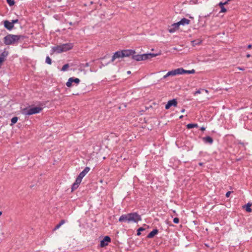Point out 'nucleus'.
<instances>
[{
	"label": "nucleus",
	"mask_w": 252,
	"mask_h": 252,
	"mask_svg": "<svg viewBox=\"0 0 252 252\" xmlns=\"http://www.w3.org/2000/svg\"><path fill=\"white\" fill-rule=\"evenodd\" d=\"M180 25L178 22L173 24L168 29V32L170 33H173L176 31L178 30Z\"/></svg>",
	"instance_id": "12"
},
{
	"label": "nucleus",
	"mask_w": 252,
	"mask_h": 252,
	"mask_svg": "<svg viewBox=\"0 0 252 252\" xmlns=\"http://www.w3.org/2000/svg\"><path fill=\"white\" fill-rule=\"evenodd\" d=\"M142 220L141 217L136 212L130 213L122 215L119 219L120 222L137 223Z\"/></svg>",
	"instance_id": "1"
},
{
	"label": "nucleus",
	"mask_w": 252,
	"mask_h": 252,
	"mask_svg": "<svg viewBox=\"0 0 252 252\" xmlns=\"http://www.w3.org/2000/svg\"><path fill=\"white\" fill-rule=\"evenodd\" d=\"M231 192H231V191H229L227 192H226V194H225L226 197H229V196H230V194L231 193Z\"/></svg>",
	"instance_id": "37"
},
{
	"label": "nucleus",
	"mask_w": 252,
	"mask_h": 252,
	"mask_svg": "<svg viewBox=\"0 0 252 252\" xmlns=\"http://www.w3.org/2000/svg\"><path fill=\"white\" fill-rule=\"evenodd\" d=\"M202 140L205 143H209L210 144H212L213 142V138L209 136L203 137Z\"/></svg>",
	"instance_id": "17"
},
{
	"label": "nucleus",
	"mask_w": 252,
	"mask_h": 252,
	"mask_svg": "<svg viewBox=\"0 0 252 252\" xmlns=\"http://www.w3.org/2000/svg\"><path fill=\"white\" fill-rule=\"evenodd\" d=\"M220 12H225L226 11V9L224 7H220Z\"/></svg>",
	"instance_id": "34"
},
{
	"label": "nucleus",
	"mask_w": 252,
	"mask_h": 252,
	"mask_svg": "<svg viewBox=\"0 0 252 252\" xmlns=\"http://www.w3.org/2000/svg\"><path fill=\"white\" fill-rule=\"evenodd\" d=\"M183 115H181V116H180L179 118L181 119H182L183 118Z\"/></svg>",
	"instance_id": "48"
},
{
	"label": "nucleus",
	"mask_w": 252,
	"mask_h": 252,
	"mask_svg": "<svg viewBox=\"0 0 252 252\" xmlns=\"http://www.w3.org/2000/svg\"><path fill=\"white\" fill-rule=\"evenodd\" d=\"M180 72H180V74H183L185 73L193 74L195 73V70L192 69L190 70H187L183 69V68H180Z\"/></svg>",
	"instance_id": "15"
},
{
	"label": "nucleus",
	"mask_w": 252,
	"mask_h": 252,
	"mask_svg": "<svg viewBox=\"0 0 252 252\" xmlns=\"http://www.w3.org/2000/svg\"><path fill=\"white\" fill-rule=\"evenodd\" d=\"M43 108L41 107H34L30 108L24 110V113L26 115H31L40 113Z\"/></svg>",
	"instance_id": "4"
},
{
	"label": "nucleus",
	"mask_w": 252,
	"mask_h": 252,
	"mask_svg": "<svg viewBox=\"0 0 252 252\" xmlns=\"http://www.w3.org/2000/svg\"><path fill=\"white\" fill-rule=\"evenodd\" d=\"M2 214V212L0 211V216H1Z\"/></svg>",
	"instance_id": "49"
},
{
	"label": "nucleus",
	"mask_w": 252,
	"mask_h": 252,
	"mask_svg": "<svg viewBox=\"0 0 252 252\" xmlns=\"http://www.w3.org/2000/svg\"><path fill=\"white\" fill-rule=\"evenodd\" d=\"M69 67L68 64H65L63 65L61 69V71H65L67 70V69Z\"/></svg>",
	"instance_id": "25"
},
{
	"label": "nucleus",
	"mask_w": 252,
	"mask_h": 252,
	"mask_svg": "<svg viewBox=\"0 0 252 252\" xmlns=\"http://www.w3.org/2000/svg\"><path fill=\"white\" fill-rule=\"evenodd\" d=\"M228 2V1H225V2H223L224 5H226V4H227Z\"/></svg>",
	"instance_id": "44"
},
{
	"label": "nucleus",
	"mask_w": 252,
	"mask_h": 252,
	"mask_svg": "<svg viewBox=\"0 0 252 252\" xmlns=\"http://www.w3.org/2000/svg\"><path fill=\"white\" fill-rule=\"evenodd\" d=\"M18 21H19L18 19H15V20H12L11 22V24L14 25L15 24L17 23L18 22Z\"/></svg>",
	"instance_id": "33"
},
{
	"label": "nucleus",
	"mask_w": 252,
	"mask_h": 252,
	"mask_svg": "<svg viewBox=\"0 0 252 252\" xmlns=\"http://www.w3.org/2000/svg\"><path fill=\"white\" fill-rule=\"evenodd\" d=\"M127 73L128 74H131V71H127Z\"/></svg>",
	"instance_id": "45"
},
{
	"label": "nucleus",
	"mask_w": 252,
	"mask_h": 252,
	"mask_svg": "<svg viewBox=\"0 0 252 252\" xmlns=\"http://www.w3.org/2000/svg\"><path fill=\"white\" fill-rule=\"evenodd\" d=\"M123 57H129L130 56H133V54L135 53V51L133 50H122Z\"/></svg>",
	"instance_id": "10"
},
{
	"label": "nucleus",
	"mask_w": 252,
	"mask_h": 252,
	"mask_svg": "<svg viewBox=\"0 0 252 252\" xmlns=\"http://www.w3.org/2000/svg\"><path fill=\"white\" fill-rule=\"evenodd\" d=\"M79 185H77V184L73 183L72 186V190H75L78 188Z\"/></svg>",
	"instance_id": "31"
},
{
	"label": "nucleus",
	"mask_w": 252,
	"mask_h": 252,
	"mask_svg": "<svg viewBox=\"0 0 252 252\" xmlns=\"http://www.w3.org/2000/svg\"><path fill=\"white\" fill-rule=\"evenodd\" d=\"M201 43V40L199 39L195 40L192 41V45L195 46L196 45H198Z\"/></svg>",
	"instance_id": "22"
},
{
	"label": "nucleus",
	"mask_w": 252,
	"mask_h": 252,
	"mask_svg": "<svg viewBox=\"0 0 252 252\" xmlns=\"http://www.w3.org/2000/svg\"><path fill=\"white\" fill-rule=\"evenodd\" d=\"M82 178H81L80 177L78 176L77 177V178L76 179V180H75V182L74 183L77 184V185H79V184H80V183L82 181Z\"/></svg>",
	"instance_id": "24"
},
{
	"label": "nucleus",
	"mask_w": 252,
	"mask_h": 252,
	"mask_svg": "<svg viewBox=\"0 0 252 252\" xmlns=\"http://www.w3.org/2000/svg\"><path fill=\"white\" fill-rule=\"evenodd\" d=\"M7 3L9 6H11L13 5L15 3V1L14 0H6Z\"/></svg>",
	"instance_id": "28"
},
{
	"label": "nucleus",
	"mask_w": 252,
	"mask_h": 252,
	"mask_svg": "<svg viewBox=\"0 0 252 252\" xmlns=\"http://www.w3.org/2000/svg\"><path fill=\"white\" fill-rule=\"evenodd\" d=\"M219 5L220 7H224V3L222 2H220L219 4Z\"/></svg>",
	"instance_id": "38"
},
{
	"label": "nucleus",
	"mask_w": 252,
	"mask_h": 252,
	"mask_svg": "<svg viewBox=\"0 0 252 252\" xmlns=\"http://www.w3.org/2000/svg\"><path fill=\"white\" fill-rule=\"evenodd\" d=\"M158 55H159V54H154V53H149V58L151 59L153 57H156Z\"/></svg>",
	"instance_id": "30"
},
{
	"label": "nucleus",
	"mask_w": 252,
	"mask_h": 252,
	"mask_svg": "<svg viewBox=\"0 0 252 252\" xmlns=\"http://www.w3.org/2000/svg\"><path fill=\"white\" fill-rule=\"evenodd\" d=\"M132 59L137 61H143V58H142V55H134L133 54L132 56Z\"/></svg>",
	"instance_id": "18"
},
{
	"label": "nucleus",
	"mask_w": 252,
	"mask_h": 252,
	"mask_svg": "<svg viewBox=\"0 0 252 252\" xmlns=\"http://www.w3.org/2000/svg\"><path fill=\"white\" fill-rule=\"evenodd\" d=\"M201 93V91L200 90H197V91H196L194 93V95H196L197 94H199Z\"/></svg>",
	"instance_id": "35"
},
{
	"label": "nucleus",
	"mask_w": 252,
	"mask_h": 252,
	"mask_svg": "<svg viewBox=\"0 0 252 252\" xmlns=\"http://www.w3.org/2000/svg\"><path fill=\"white\" fill-rule=\"evenodd\" d=\"M73 47V45L71 43H65L56 46H54L52 48V50L53 52L57 53H61L62 52H66L71 50Z\"/></svg>",
	"instance_id": "3"
},
{
	"label": "nucleus",
	"mask_w": 252,
	"mask_h": 252,
	"mask_svg": "<svg viewBox=\"0 0 252 252\" xmlns=\"http://www.w3.org/2000/svg\"><path fill=\"white\" fill-rule=\"evenodd\" d=\"M190 22V21L189 20L186 19L185 18H184L182 19L179 22H178V23H179V25L184 26L186 25L189 24Z\"/></svg>",
	"instance_id": "16"
},
{
	"label": "nucleus",
	"mask_w": 252,
	"mask_h": 252,
	"mask_svg": "<svg viewBox=\"0 0 252 252\" xmlns=\"http://www.w3.org/2000/svg\"><path fill=\"white\" fill-rule=\"evenodd\" d=\"M158 233V229H154L151 232H150L147 236V238H152L156 235Z\"/></svg>",
	"instance_id": "14"
},
{
	"label": "nucleus",
	"mask_w": 252,
	"mask_h": 252,
	"mask_svg": "<svg viewBox=\"0 0 252 252\" xmlns=\"http://www.w3.org/2000/svg\"><path fill=\"white\" fill-rule=\"evenodd\" d=\"M180 72H180V68L175 69L174 70H172L171 71L168 72L166 74H165V75L163 76V77H162V78L161 79H165L169 76H174L176 75L180 74Z\"/></svg>",
	"instance_id": "5"
},
{
	"label": "nucleus",
	"mask_w": 252,
	"mask_h": 252,
	"mask_svg": "<svg viewBox=\"0 0 252 252\" xmlns=\"http://www.w3.org/2000/svg\"><path fill=\"white\" fill-rule=\"evenodd\" d=\"M25 36L22 35L8 34L3 38V42L6 45H14L20 40H23Z\"/></svg>",
	"instance_id": "2"
},
{
	"label": "nucleus",
	"mask_w": 252,
	"mask_h": 252,
	"mask_svg": "<svg viewBox=\"0 0 252 252\" xmlns=\"http://www.w3.org/2000/svg\"><path fill=\"white\" fill-rule=\"evenodd\" d=\"M177 101L176 99H173L172 100H170L167 102V103L165 105V109H169L170 107L173 106L174 107L177 106Z\"/></svg>",
	"instance_id": "9"
},
{
	"label": "nucleus",
	"mask_w": 252,
	"mask_h": 252,
	"mask_svg": "<svg viewBox=\"0 0 252 252\" xmlns=\"http://www.w3.org/2000/svg\"><path fill=\"white\" fill-rule=\"evenodd\" d=\"M90 170V167H86L83 171H82L78 176L83 179V178L89 172Z\"/></svg>",
	"instance_id": "13"
},
{
	"label": "nucleus",
	"mask_w": 252,
	"mask_h": 252,
	"mask_svg": "<svg viewBox=\"0 0 252 252\" xmlns=\"http://www.w3.org/2000/svg\"><path fill=\"white\" fill-rule=\"evenodd\" d=\"M142 58H143V61L150 59L149 57V54H142Z\"/></svg>",
	"instance_id": "27"
},
{
	"label": "nucleus",
	"mask_w": 252,
	"mask_h": 252,
	"mask_svg": "<svg viewBox=\"0 0 252 252\" xmlns=\"http://www.w3.org/2000/svg\"><path fill=\"white\" fill-rule=\"evenodd\" d=\"M111 242V238L108 236L104 237L103 240L100 241V246L102 248L108 245Z\"/></svg>",
	"instance_id": "6"
},
{
	"label": "nucleus",
	"mask_w": 252,
	"mask_h": 252,
	"mask_svg": "<svg viewBox=\"0 0 252 252\" xmlns=\"http://www.w3.org/2000/svg\"><path fill=\"white\" fill-rule=\"evenodd\" d=\"M202 90L204 91L206 93H208V91L207 90L202 89Z\"/></svg>",
	"instance_id": "43"
},
{
	"label": "nucleus",
	"mask_w": 252,
	"mask_h": 252,
	"mask_svg": "<svg viewBox=\"0 0 252 252\" xmlns=\"http://www.w3.org/2000/svg\"><path fill=\"white\" fill-rule=\"evenodd\" d=\"M200 130L201 131H204L205 130V127L204 126H202L200 127Z\"/></svg>",
	"instance_id": "39"
},
{
	"label": "nucleus",
	"mask_w": 252,
	"mask_h": 252,
	"mask_svg": "<svg viewBox=\"0 0 252 252\" xmlns=\"http://www.w3.org/2000/svg\"><path fill=\"white\" fill-rule=\"evenodd\" d=\"M250 56H251V55L250 54H247V58H249Z\"/></svg>",
	"instance_id": "47"
},
{
	"label": "nucleus",
	"mask_w": 252,
	"mask_h": 252,
	"mask_svg": "<svg viewBox=\"0 0 252 252\" xmlns=\"http://www.w3.org/2000/svg\"><path fill=\"white\" fill-rule=\"evenodd\" d=\"M198 164H199L200 166H202V165L203 164V163L202 162H199V163H198Z\"/></svg>",
	"instance_id": "42"
},
{
	"label": "nucleus",
	"mask_w": 252,
	"mask_h": 252,
	"mask_svg": "<svg viewBox=\"0 0 252 252\" xmlns=\"http://www.w3.org/2000/svg\"><path fill=\"white\" fill-rule=\"evenodd\" d=\"M45 62L49 64H51L52 60L49 56H47L46 58Z\"/></svg>",
	"instance_id": "26"
},
{
	"label": "nucleus",
	"mask_w": 252,
	"mask_h": 252,
	"mask_svg": "<svg viewBox=\"0 0 252 252\" xmlns=\"http://www.w3.org/2000/svg\"><path fill=\"white\" fill-rule=\"evenodd\" d=\"M237 68L239 70H245V69L244 68H242V67H238Z\"/></svg>",
	"instance_id": "40"
},
{
	"label": "nucleus",
	"mask_w": 252,
	"mask_h": 252,
	"mask_svg": "<svg viewBox=\"0 0 252 252\" xmlns=\"http://www.w3.org/2000/svg\"><path fill=\"white\" fill-rule=\"evenodd\" d=\"M205 246H206V247H208V246L207 244H205Z\"/></svg>",
	"instance_id": "50"
},
{
	"label": "nucleus",
	"mask_w": 252,
	"mask_h": 252,
	"mask_svg": "<svg viewBox=\"0 0 252 252\" xmlns=\"http://www.w3.org/2000/svg\"><path fill=\"white\" fill-rule=\"evenodd\" d=\"M65 221L64 220H62L54 228V230H56L59 229L63 224L65 223Z\"/></svg>",
	"instance_id": "19"
},
{
	"label": "nucleus",
	"mask_w": 252,
	"mask_h": 252,
	"mask_svg": "<svg viewBox=\"0 0 252 252\" xmlns=\"http://www.w3.org/2000/svg\"><path fill=\"white\" fill-rule=\"evenodd\" d=\"M252 45L249 44V45L248 46V49H250V48H252Z\"/></svg>",
	"instance_id": "41"
},
{
	"label": "nucleus",
	"mask_w": 252,
	"mask_h": 252,
	"mask_svg": "<svg viewBox=\"0 0 252 252\" xmlns=\"http://www.w3.org/2000/svg\"><path fill=\"white\" fill-rule=\"evenodd\" d=\"M252 205V204L248 203L246 206V211L248 212H251L252 211V209L251 208V206Z\"/></svg>",
	"instance_id": "21"
},
{
	"label": "nucleus",
	"mask_w": 252,
	"mask_h": 252,
	"mask_svg": "<svg viewBox=\"0 0 252 252\" xmlns=\"http://www.w3.org/2000/svg\"><path fill=\"white\" fill-rule=\"evenodd\" d=\"M17 121H18V118L17 117H13L11 120V125H12L16 123Z\"/></svg>",
	"instance_id": "23"
},
{
	"label": "nucleus",
	"mask_w": 252,
	"mask_h": 252,
	"mask_svg": "<svg viewBox=\"0 0 252 252\" xmlns=\"http://www.w3.org/2000/svg\"><path fill=\"white\" fill-rule=\"evenodd\" d=\"M145 230V228L143 227H140L138 229L137 232V235L139 236L141 234L140 232Z\"/></svg>",
	"instance_id": "29"
},
{
	"label": "nucleus",
	"mask_w": 252,
	"mask_h": 252,
	"mask_svg": "<svg viewBox=\"0 0 252 252\" xmlns=\"http://www.w3.org/2000/svg\"><path fill=\"white\" fill-rule=\"evenodd\" d=\"M4 27L8 31L12 30L14 28V25L11 24V22L8 20H4L3 21Z\"/></svg>",
	"instance_id": "11"
},
{
	"label": "nucleus",
	"mask_w": 252,
	"mask_h": 252,
	"mask_svg": "<svg viewBox=\"0 0 252 252\" xmlns=\"http://www.w3.org/2000/svg\"><path fill=\"white\" fill-rule=\"evenodd\" d=\"M80 82V80L79 79L77 78H75L73 77H71V78H69V79L68 80V81L66 83V85L68 87H70L72 86V83H75L76 84H79Z\"/></svg>",
	"instance_id": "7"
},
{
	"label": "nucleus",
	"mask_w": 252,
	"mask_h": 252,
	"mask_svg": "<svg viewBox=\"0 0 252 252\" xmlns=\"http://www.w3.org/2000/svg\"><path fill=\"white\" fill-rule=\"evenodd\" d=\"M198 125L197 124H189L187 125V128L188 129H190L193 127H197Z\"/></svg>",
	"instance_id": "20"
},
{
	"label": "nucleus",
	"mask_w": 252,
	"mask_h": 252,
	"mask_svg": "<svg viewBox=\"0 0 252 252\" xmlns=\"http://www.w3.org/2000/svg\"><path fill=\"white\" fill-rule=\"evenodd\" d=\"M185 109H182L181 110V112H182V113L184 112H185Z\"/></svg>",
	"instance_id": "46"
},
{
	"label": "nucleus",
	"mask_w": 252,
	"mask_h": 252,
	"mask_svg": "<svg viewBox=\"0 0 252 252\" xmlns=\"http://www.w3.org/2000/svg\"><path fill=\"white\" fill-rule=\"evenodd\" d=\"M82 66L84 67H87L89 66V63H86L85 64H82Z\"/></svg>",
	"instance_id": "36"
},
{
	"label": "nucleus",
	"mask_w": 252,
	"mask_h": 252,
	"mask_svg": "<svg viewBox=\"0 0 252 252\" xmlns=\"http://www.w3.org/2000/svg\"><path fill=\"white\" fill-rule=\"evenodd\" d=\"M124 58L123 54L122 51H118L116 52L113 56L112 57V59L111 60L110 62H113L116 59Z\"/></svg>",
	"instance_id": "8"
},
{
	"label": "nucleus",
	"mask_w": 252,
	"mask_h": 252,
	"mask_svg": "<svg viewBox=\"0 0 252 252\" xmlns=\"http://www.w3.org/2000/svg\"><path fill=\"white\" fill-rule=\"evenodd\" d=\"M173 222L175 223H178L179 222V218H175L174 219H173Z\"/></svg>",
	"instance_id": "32"
}]
</instances>
